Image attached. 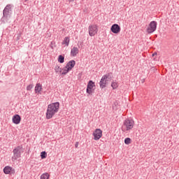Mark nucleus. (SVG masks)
I'll return each mask as SVG.
<instances>
[{"instance_id": "nucleus-14", "label": "nucleus", "mask_w": 179, "mask_h": 179, "mask_svg": "<svg viewBox=\"0 0 179 179\" xmlns=\"http://www.w3.org/2000/svg\"><path fill=\"white\" fill-rule=\"evenodd\" d=\"M77 54H79V48L77 47H73L71 50V56L76 57Z\"/></svg>"}, {"instance_id": "nucleus-23", "label": "nucleus", "mask_w": 179, "mask_h": 179, "mask_svg": "<svg viewBox=\"0 0 179 179\" xmlns=\"http://www.w3.org/2000/svg\"><path fill=\"white\" fill-rule=\"evenodd\" d=\"M41 159H45L47 157V152L45 151H43L41 153Z\"/></svg>"}, {"instance_id": "nucleus-19", "label": "nucleus", "mask_w": 179, "mask_h": 179, "mask_svg": "<svg viewBox=\"0 0 179 179\" xmlns=\"http://www.w3.org/2000/svg\"><path fill=\"white\" fill-rule=\"evenodd\" d=\"M40 179H50V173H43L41 176Z\"/></svg>"}, {"instance_id": "nucleus-1", "label": "nucleus", "mask_w": 179, "mask_h": 179, "mask_svg": "<svg viewBox=\"0 0 179 179\" xmlns=\"http://www.w3.org/2000/svg\"><path fill=\"white\" fill-rule=\"evenodd\" d=\"M58 111H59V102H55L49 104L45 113L46 120H51Z\"/></svg>"}, {"instance_id": "nucleus-18", "label": "nucleus", "mask_w": 179, "mask_h": 179, "mask_svg": "<svg viewBox=\"0 0 179 179\" xmlns=\"http://www.w3.org/2000/svg\"><path fill=\"white\" fill-rule=\"evenodd\" d=\"M69 71H70V70L68 69L66 66H65L63 69H62L61 75H66V73H68V72H69Z\"/></svg>"}, {"instance_id": "nucleus-7", "label": "nucleus", "mask_w": 179, "mask_h": 179, "mask_svg": "<svg viewBox=\"0 0 179 179\" xmlns=\"http://www.w3.org/2000/svg\"><path fill=\"white\" fill-rule=\"evenodd\" d=\"M110 76V74H106L102 76L100 82H99V86L101 89H104L106 86H107V84L108 83V78Z\"/></svg>"}, {"instance_id": "nucleus-26", "label": "nucleus", "mask_w": 179, "mask_h": 179, "mask_svg": "<svg viewBox=\"0 0 179 179\" xmlns=\"http://www.w3.org/2000/svg\"><path fill=\"white\" fill-rule=\"evenodd\" d=\"M75 0H69V2H73Z\"/></svg>"}, {"instance_id": "nucleus-9", "label": "nucleus", "mask_w": 179, "mask_h": 179, "mask_svg": "<svg viewBox=\"0 0 179 179\" xmlns=\"http://www.w3.org/2000/svg\"><path fill=\"white\" fill-rule=\"evenodd\" d=\"M110 31H112L113 34H119L121 31V27H120L118 24H113L110 27Z\"/></svg>"}, {"instance_id": "nucleus-27", "label": "nucleus", "mask_w": 179, "mask_h": 179, "mask_svg": "<svg viewBox=\"0 0 179 179\" xmlns=\"http://www.w3.org/2000/svg\"><path fill=\"white\" fill-rule=\"evenodd\" d=\"M155 54L152 55V57H154Z\"/></svg>"}, {"instance_id": "nucleus-10", "label": "nucleus", "mask_w": 179, "mask_h": 179, "mask_svg": "<svg viewBox=\"0 0 179 179\" xmlns=\"http://www.w3.org/2000/svg\"><path fill=\"white\" fill-rule=\"evenodd\" d=\"M12 121L15 125H19L20 121H22V117H20V115H15L13 116Z\"/></svg>"}, {"instance_id": "nucleus-21", "label": "nucleus", "mask_w": 179, "mask_h": 179, "mask_svg": "<svg viewBox=\"0 0 179 179\" xmlns=\"http://www.w3.org/2000/svg\"><path fill=\"white\" fill-rule=\"evenodd\" d=\"M62 71V69L60 68L59 66H56L55 67V71L56 72V73H61Z\"/></svg>"}, {"instance_id": "nucleus-6", "label": "nucleus", "mask_w": 179, "mask_h": 179, "mask_svg": "<svg viewBox=\"0 0 179 179\" xmlns=\"http://www.w3.org/2000/svg\"><path fill=\"white\" fill-rule=\"evenodd\" d=\"M156 29H157V22L152 21L147 27L146 31L148 34H151V33L156 31Z\"/></svg>"}, {"instance_id": "nucleus-20", "label": "nucleus", "mask_w": 179, "mask_h": 179, "mask_svg": "<svg viewBox=\"0 0 179 179\" xmlns=\"http://www.w3.org/2000/svg\"><path fill=\"white\" fill-rule=\"evenodd\" d=\"M57 61L59 64H64L65 62V57L62 55H59Z\"/></svg>"}, {"instance_id": "nucleus-4", "label": "nucleus", "mask_w": 179, "mask_h": 179, "mask_svg": "<svg viewBox=\"0 0 179 179\" xmlns=\"http://www.w3.org/2000/svg\"><path fill=\"white\" fill-rule=\"evenodd\" d=\"M99 33V26L95 24H90L88 27V34L90 37H94Z\"/></svg>"}, {"instance_id": "nucleus-15", "label": "nucleus", "mask_w": 179, "mask_h": 179, "mask_svg": "<svg viewBox=\"0 0 179 179\" xmlns=\"http://www.w3.org/2000/svg\"><path fill=\"white\" fill-rule=\"evenodd\" d=\"M71 41V39L69 37L66 36L64 38L62 44V45H64V47H68V45H69V43Z\"/></svg>"}, {"instance_id": "nucleus-12", "label": "nucleus", "mask_w": 179, "mask_h": 179, "mask_svg": "<svg viewBox=\"0 0 179 179\" xmlns=\"http://www.w3.org/2000/svg\"><path fill=\"white\" fill-rule=\"evenodd\" d=\"M42 91H43V85L40 83H37L35 87V93L41 94Z\"/></svg>"}, {"instance_id": "nucleus-28", "label": "nucleus", "mask_w": 179, "mask_h": 179, "mask_svg": "<svg viewBox=\"0 0 179 179\" xmlns=\"http://www.w3.org/2000/svg\"><path fill=\"white\" fill-rule=\"evenodd\" d=\"M25 1H29V0H25Z\"/></svg>"}, {"instance_id": "nucleus-16", "label": "nucleus", "mask_w": 179, "mask_h": 179, "mask_svg": "<svg viewBox=\"0 0 179 179\" xmlns=\"http://www.w3.org/2000/svg\"><path fill=\"white\" fill-rule=\"evenodd\" d=\"M118 81L117 80H113L112 83H111V87L112 89H113V90H115V89H118Z\"/></svg>"}, {"instance_id": "nucleus-25", "label": "nucleus", "mask_w": 179, "mask_h": 179, "mask_svg": "<svg viewBox=\"0 0 179 179\" xmlns=\"http://www.w3.org/2000/svg\"><path fill=\"white\" fill-rule=\"evenodd\" d=\"M78 146H79V143L77 142V143H76V145H75V147H76V148H78Z\"/></svg>"}, {"instance_id": "nucleus-17", "label": "nucleus", "mask_w": 179, "mask_h": 179, "mask_svg": "<svg viewBox=\"0 0 179 179\" xmlns=\"http://www.w3.org/2000/svg\"><path fill=\"white\" fill-rule=\"evenodd\" d=\"M12 171V167L10 166H6L3 169V173L4 174H10V172Z\"/></svg>"}, {"instance_id": "nucleus-11", "label": "nucleus", "mask_w": 179, "mask_h": 179, "mask_svg": "<svg viewBox=\"0 0 179 179\" xmlns=\"http://www.w3.org/2000/svg\"><path fill=\"white\" fill-rule=\"evenodd\" d=\"M75 65H76V62H75V60H71V61H69L66 66L67 68V69L72 71V69H73V68L75 67Z\"/></svg>"}, {"instance_id": "nucleus-5", "label": "nucleus", "mask_w": 179, "mask_h": 179, "mask_svg": "<svg viewBox=\"0 0 179 179\" xmlns=\"http://www.w3.org/2000/svg\"><path fill=\"white\" fill-rule=\"evenodd\" d=\"M96 90V84L93 80H90L87 85L86 92L87 94H93L94 90Z\"/></svg>"}, {"instance_id": "nucleus-8", "label": "nucleus", "mask_w": 179, "mask_h": 179, "mask_svg": "<svg viewBox=\"0 0 179 179\" xmlns=\"http://www.w3.org/2000/svg\"><path fill=\"white\" fill-rule=\"evenodd\" d=\"M92 135L94 136V141H99V139H100V138H101V136H103V131H101V129H96L94 131Z\"/></svg>"}, {"instance_id": "nucleus-22", "label": "nucleus", "mask_w": 179, "mask_h": 179, "mask_svg": "<svg viewBox=\"0 0 179 179\" xmlns=\"http://www.w3.org/2000/svg\"><path fill=\"white\" fill-rule=\"evenodd\" d=\"M131 142H132V140H131L130 138H126L124 139V143H125V145H131Z\"/></svg>"}, {"instance_id": "nucleus-2", "label": "nucleus", "mask_w": 179, "mask_h": 179, "mask_svg": "<svg viewBox=\"0 0 179 179\" xmlns=\"http://www.w3.org/2000/svg\"><path fill=\"white\" fill-rule=\"evenodd\" d=\"M135 125V122L134 120L127 119L124 121L123 124L122 126V132H128V131H131L134 126Z\"/></svg>"}, {"instance_id": "nucleus-13", "label": "nucleus", "mask_w": 179, "mask_h": 179, "mask_svg": "<svg viewBox=\"0 0 179 179\" xmlns=\"http://www.w3.org/2000/svg\"><path fill=\"white\" fill-rule=\"evenodd\" d=\"M10 10H12V6L7 5L3 10V15L8 16V15H9V12H10Z\"/></svg>"}, {"instance_id": "nucleus-24", "label": "nucleus", "mask_w": 179, "mask_h": 179, "mask_svg": "<svg viewBox=\"0 0 179 179\" xmlns=\"http://www.w3.org/2000/svg\"><path fill=\"white\" fill-rule=\"evenodd\" d=\"M33 89V85H29L27 87V90L30 91Z\"/></svg>"}, {"instance_id": "nucleus-3", "label": "nucleus", "mask_w": 179, "mask_h": 179, "mask_svg": "<svg viewBox=\"0 0 179 179\" xmlns=\"http://www.w3.org/2000/svg\"><path fill=\"white\" fill-rule=\"evenodd\" d=\"M13 155L11 158L13 162H16L17 159H20L22 153H23V147L18 146L13 150Z\"/></svg>"}]
</instances>
